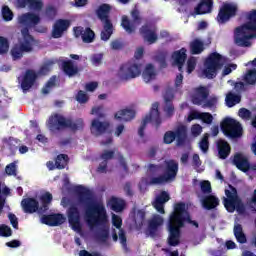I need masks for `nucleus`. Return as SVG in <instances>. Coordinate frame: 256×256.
<instances>
[{
	"mask_svg": "<svg viewBox=\"0 0 256 256\" xmlns=\"http://www.w3.org/2000/svg\"><path fill=\"white\" fill-rule=\"evenodd\" d=\"M74 193L78 197V203L85 207L86 223L91 229L93 227H105L109 223L107 209L101 202L95 201L91 191L82 185L74 188Z\"/></svg>",
	"mask_w": 256,
	"mask_h": 256,
	"instance_id": "f257e3e1",
	"label": "nucleus"
},
{
	"mask_svg": "<svg viewBox=\"0 0 256 256\" xmlns=\"http://www.w3.org/2000/svg\"><path fill=\"white\" fill-rule=\"evenodd\" d=\"M185 213H187L185 202H178L174 205V210L168 220V245L170 247H177L181 243V229L187 222Z\"/></svg>",
	"mask_w": 256,
	"mask_h": 256,
	"instance_id": "f03ea898",
	"label": "nucleus"
},
{
	"mask_svg": "<svg viewBox=\"0 0 256 256\" xmlns=\"http://www.w3.org/2000/svg\"><path fill=\"white\" fill-rule=\"evenodd\" d=\"M247 22L235 28L234 41L238 47H251L250 39L256 38V10L246 14Z\"/></svg>",
	"mask_w": 256,
	"mask_h": 256,
	"instance_id": "7ed1b4c3",
	"label": "nucleus"
},
{
	"mask_svg": "<svg viewBox=\"0 0 256 256\" xmlns=\"http://www.w3.org/2000/svg\"><path fill=\"white\" fill-rule=\"evenodd\" d=\"M51 201H53V194L46 192L40 196L41 206H39V201L37 199L28 197L22 199L21 207L24 213H27L28 215H33V213L44 215V213L49 211V205H51Z\"/></svg>",
	"mask_w": 256,
	"mask_h": 256,
	"instance_id": "20e7f679",
	"label": "nucleus"
},
{
	"mask_svg": "<svg viewBox=\"0 0 256 256\" xmlns=\"http://www.w3.org/2000/svg\"><path fill=\"white\" fill-rule=\"evenodd\" d=\"M83 120H77L74 122L72 118H67L63 114L55 113L49 117L48 128L50 131H63L64 129H69L70 131H79L83 129Z\"/></svg>",
	"mask_w": 256,
	"mask_h": 256,
	"instance_id": "39448f33",
	"label": "nucleus"
},
{
	"mask_svg": "<svg viewBox=\"0 0 256 256\" xmlns=\"http://www.w3.org/2000/svg\"><path fill=\"white\" fill-rule=\"evenodd\" d=\"M164 173L159 176H153L149 179L148 185H165L177 179L179 173V163L173 159L164 161Z\"/></svg>",
	"mask_w": 256,
	"mask_h": 256,
	"instance_id": "423d86ee",
	"label": "nucleus"
},
{
	"mask_svg": "<svg viewBox=\"0 0 256 256\" xmlns=\"http://www.w3.org/2000/svg\"><path fill=\"white\" fill-rule=\"evenodd\" d=\"M223 65H225V57L217 52H213L204 61L202 73L206 79H215L220 69H223Z\"/></svg>",
	"mask_w": 256,
	"mask_h": 256,
	"instance_id": "0eeeda50",
	"label": "nucleus"
},
{
	"mask_svg": "<svg viewBox=\"0 0 256 256\" xmlns=\"http://www.w3.org/2000/svg\"><path fill=\"white\" fill-rule=\"evenodd\" d=\"M109 13H111V6L109 4H102L96 10V15L103 23V30L101 32L102 41H109L111 35H113V23L109 19Z\"/></svg>",
	"mask_w": 256,
	"mask_h": 256,
	"instance_id": "6e6552de",
	"label": "nucleus"
},
{
	"mask_svg": "<svg viewBox=\"0 0 256 256\" xmlns=\"http://www.w3.org/2000/svg\"><path fill=\"white\" fill-rule=\"evenodd\" d=\"M230 190H225L224 207L229 213H233L236 209L240 215L245 213V204L241 201V198L237 195V189L230 186Z\"/></svg>",
	"mask_w": 256,
	"mask_h": 256,
	"instance_id": "1a4fd4ad",
	"label": "nucleus"
},
{
	"mask_svg": "<svg viewBox=\"0 0 256 256\" xmlns=\"http://www.w3.org/2000/svg\"><path fill=\"white\" fill-rule=\"evenodd\" d=\"M147 123H153L156 125V129L161 127V113L159 112V102H154L151 106L150 112L148 115L144 117L140 128L138 129V135L141 138L145 137V129L147 127Z\"/></svg>",
	"mask_w": 256,
	"mask_h": 256,
	"instance_id": "9d476101",
	"label": "nucleus"
},
{
	"mask_svg": "<svg viewBox=\"0 0 256 256\" xmlns=\"http://www.w3.org/2000/svg\"><path fill=\"white\" fill-rule=\"evenodd\" d=\"M237 13H239V6L236 3L224 2L219 8L216 21L219 25H225V23H229L231 19L237 17Z\"/></svg>",
	"mask_w": 256,
	"mask_h": 256,
	"instance_id": "9b49d317",
	"label": "nucleus"
},
{
	"mask_svg": "<svg viewBox=\"0 0 256 256\" xmlns=\"http://www.w3.org/2000/svg\"><path fill=\"white\" fill-rule=\"evenodd\" d=\"M222 133L230 139H239L243 135V127L241 123L233 118H225L220 123Z\"/></svg>",
	"mask_w": 256,
	"mask_h": 256,
	"instance_id": "f8f14e48",
	"label": "nucleus"
},
{
	"mask_svg": "<svg viewBox=\"0 0 256 256\" xmlns=\"http://www.w3.org/2000/svg\"><path fill=\"white\" fill-rule=\"evenodd\" d=\"M143 67L137 62H127L120 66L118 75L122 81H130V79H136L141 75Z\"/></svg>",
	"mask_w": 256,
	"mask_h": 256,
	"instance_id": "ddd939ff",
	"label": "nucleus"
},
{
	"mask_svg": "<svg viewBox=\"0 0 256 256\" xmlns=\"http://www.w3.org/2000/svg\"><path fill=\"white\" fill-rule=\"evenodd\" d=\"M176 140L178 147L185 145L187 141V127L180 126L176 129V131H167L164 134V143L166 145H171L173 141Z\"/></svg>",
	"mask_w": 256,
	"mask_h": 256,
	"instance_id": "4468645a",
	"label": "nucleus"
},
{
	"mask_svg": "<svg viewBox=\"0 0 256 256\" xmlns=\"http://www.w3.org/2000/svg\"><path fill=\"white\" fill-rule=\"evenodd\" d=\"M131 17L133 22H131V20H129V17L125 15L122 16V19H121V27L129 35L135 33V29H136L135 23H141V12H139L137 8H134L131 11Z\"/></svg>",
	"mask_w": 256,
	"mask_h": 256,
	"instance_id": "2eb2a0df",
	"label": "nucleus"
},
{
	"mask_svg": "<svg viewBox=\"0 0 256 256\" xmlns=\"http://www.w3.org/2000/svg\"><path fill=\"white\" fill-rule=\"evenodd\" d=\"M71 27V21L67 19H58L52 27L51 37L53 39H61L66 31Z\"/></svg>",
	"mask_w": 256,
	"mask_h": 256,
	"instance_id": "dca6fc26",
	"label": "nucleus"
},
{
	"mask_svg": "<svg viewBox=\"0 0 256 256\" xmlns=\"http://www.w3.org/2000/svg\"><path fill=\"white\" fill-rule=\"evenodd\" d=\"M68 223L73 231H81V212L75 205H71L67 211Z\"/></svg>",
	"mask_w": 256,
	"mask_h": 256,
	"instance_id": "f3484780",
	"label": "nucleus"
},
{
	"mask_svg": "<svg viewBox=\"0 0 256 256\" xmlns=\"http://www.w3.org/2000/svg\"><path fill=\"white\" fill-rule=\"evenodd\" d=\"M173 99H175V94H173V89L167 88L164 93V113L168 117H173L175 115V106L173 105Z\"/></svg>",
	"mask_w": 256,
	"mask_h": 256,
	"instance_id": "a211bd4d",
	"label": "nucleus"
},
{
	"mask_svg": "<svg viewBox=\"0 0 256 256\" xmlns=\"http://www.w3.org/2000/svg\"><path fill=\"white\" fill-rule=\"evenodd\" d=\"M43 225H48L49 227H59L65 223V217L63 214H42L40 219Z\"/></svg>",
	"mask_w": 256,
	"mask_h": 256,
	"instance_id": "6ab92c4d",
	"label": "nucleus"
},
{
	"mask_svg": "<svg viewBox=\"0 0 256 256\" xmlns=\"http://www.w3.org/2000/svg\"><path fill=\"white\" fill-rule=\"evenodd\" d=\"M18 23L24 27H35L41 23V17L33 12L24 13L18 17Z\"/></svg>",
	"mask_w": 256,
	"mask_h": 256,
	"instance_id": "aec40b11",
	"label": "nucleus"
},
{
	"mask_svg": "<svg viewBox=\"0 0 256 256\" xmlns=\"http://www.w3.org/2000/svg\"><path fill=\"white\" fill-rule=\"evenodd\" d=\"M232 163L235 165V167H237V169H239V171H242L243 173H247V171L251 169L249 159L240 152L234 154Z\"/></svg>",
	"mask_w": 256,
	"mask_h": 256,
	"instance_id": "412c9836",
	"label": "nucleus"
},
{
	"mask_svg": "<svg viewBox=\"0 0 256 256\" xmlns=\"http://www.w3.org/2000/svg\"><path fill=\"white\" fill-rule=\"evenodd\" d=\"M207 99H209V89L207 87L200 86L195 89V93L192 96L193 105H203Z\"/></svg>",
	"mask_w": 256,
	"mask_h": 256,
	"instance_id": "4be33fe9",
	"label": "nucleus"
},
{
	"mask_svg": "<svg viewBox=\"0 0 256 256\" xmlns=\"http://www.w3.org/2000/svg\"><path fill=\"white\" fill-rule=\"evenodd\" d=\"M37 81V72L35 70L28 69L26 70L24 77L21 82V87L24 91H29Z\"/></svg>",
	"mask_w": 256,
	"mask_h": 256,
	"instance_id": "5701e85b",
	"label": "nucleus"
},
{
	"mask_svg": "<svg viewBox=\"0 0 256 256\" xmlns=\"http://www.w3.org/2000/svg\"><path fill=\"white\" fill-rule=\"evenodd\" d=\"M60 63L61 69L67 77H75V75L79 74V67L75 65L73 60H60Z\"/></svg>",
	"mask_w": 256,
	"mask_h": 256,
	"instance_id": "b1692460",
	"label": "nucleus"
},
{
	"mask_svg": "<svg viewBox=\"0 0 256 256\" xmlns=\"http://www.w3.org/2000/svg\"><path fill=\"white\" fill-rule=\"evenodd\" d=\"M171 199V196H169V193L167 191H162L160 194L156 197L153 206L158 213H161L162 215L165 214V203Z\"/></svg>",
	"mask_w": 256,
	"mask_h": 256,
	"instance_id": "393cba45",
	"label": "nucleus"
},
{
	"mask_svg": "<svg viewBox=\"0 0 256 256\" xmlns=\"http://www.w3.org/2000/svg\"><path fill=\"white\" fill-rule=\"evenodd\" d=\"M172 59L174 60V65L178 67V71L183 73V66L187 60V49L181 48L180 50L173 52Z\"/></svg>",
	"mask_w": 256,
	"mask_h": 256,
	"instance_id": "a878e982",
	"label": "nucleus"
},
{
	"mask_svg": "<svg viewBox=\"0 0 256 256\" xmlns=\"http://www.w3.org/2000/svg\"><path fill=\"white\" fill-rule=\"evenodd\" d=\"M219 159L225 160L231 155V145L229 142L223 139H219L216 142Z\"/></svg>",
	"mask_w": 256,
	"mask_h": 256,
	"instance_id": "bb28decb",
	"label": "nucleus"
},
{
	"mask_svg": "<svg viewBox=\"0 0 256 256\" xmlns=\"http://www.w3.org/2000/svg\"><path fill=\"white\" fill-rule=\"evenodd\" d=\"M202 207L206 211H213L219 207L220 200L213 194H208L201 199Z\"/></svg>",
	"mask_w": 256,
	"mask_h": 256,
	"instance_id": "cd10ccee",
	"label": "nucleus"
},
{
	"mask_svg": "<svg viewBox=\"0 0 256 256\" xmlns=\"http://www.w3.org/2000/svg\"><path fill=\"white\" fill-rule=\"evenodd\" d=\"M196 15H207L213 11V0H200L194 9Z\"/></svg>",
	"mask_w": 256,
	"mask_h": 256,
	"instance_id": "c85d7f7f",
	"label": "nucleus"
},
{
	"mask_svg": "<svg viewBox=\"0 0 256 256\" xmlns=\"http://www.w3.org/2000/svg\"><path fill=\"white\" fill-rule=\"evenodd\" d=\"M140 34L142 35L144 41H147L150 45L157 43V33L155 30H151L148 25H144L140 28Z\"/></svg>",
	"mask_w": 256,
	"mask_h": 256,
	"instance_id": "c756f323",
	"label": "nucleus"
},
{
	"mask_svg": "<svg viewBox=\"0 0 256 256\" xmlns=\"http://www.w3.org/2000/svg\"><path fill=\"white\" fill-rule=\"evenodd\" d=\"M17 3L21 9L29 7L30 11H41L43 9V0H17Z\"/></svg>",
	"mask_w": 256,
	"mask_h": 256,
	"instance_id": "7c9ffc66",
	"label": "nucleus"
},
{
	"mask_svg": "<svg viewBox=\"0 0 256 256\" xmlns=\"http://www.w3.org/2000/svg\"><path fill=\"white\" fill-rule=\"evenodd\" d=\"M163 225V217L159 215H154L152 219L148 222V230L150 237H155L157 235V229Z\"/></svg>",
	"mask_w": 256,
	"mask_h": 256,
	"instance_id": "2f4dec72",
	"label": "nucleus"
},
{
	"mask_svg": "<svg viewBox=\"0 0 256 256\" xmlns=\"http://www.w3.org/2000/svg\"><path fill=\"white\" fill-rule=\"evenodd\" d=\"M109 127V122H101L98 119H94L92 120L91 124V132L97 133V135H103V133L107 132V129H109Z\"/></svg>",
	"mask_w": 256,
	"mask_h": 256,
	"instance_id": "473e14b6",
	"label": "nucleus"
},
{
	"mask_svg": "<svg viewBox=\"0 0 256 256\" xmlns=\"http://www.w3.org/2000/svg\"><path fill=\"white\" fill-rule=\"evenodd\" d=\"M135 110L132 109H123L118 111L114 118L117 119V121H133L135 119Z\"/></svg>",
	"mask_w": 256,
	"mask_h": 256,
	"instance_id": "72a5a7b5",
	"label": "nucleus"
},
{
	"mask_svg": "<svg viewBox=\"0 0 256 256\" xmlns=\"http://www.w3.org/2000/svg\"><path fill=\"white\" fill-rule=\"evenodd\" d=\"M142 77L145 83L153 81V79L157 77V73L155 72V66H153V64H148L142 73Z\"/></svg>",
	"mask_w": 256,
	"mask_h": 256,
	"instance_id": "f704fd0d",
	"label": "nucleus"
},
{
	"mask_svg": "<svg viewBox=\"0 0 256 256\" xmlns=\"http://www.w3.org/2000/svg\"><path fill=\"white\" fill-rule=\"evenodd\" d=\"M109 205H110V209L115 213H121V211L125 209V201L117 197H112L109 200Z\"/></svg>",
	"mask_w": 256,
	"mask_h": 256,
	"instance_id": "c9c22d12",
	"label": "nucleus"
},
{
	"mask_svg": "<svg viewBox=\"0 0 256 256\" xmlns=\"http://www.w3.org/2000/svg\"><path fill=\"white\" fill-rule=\"evenodd\" d=\"M190 51L192 55H201L205 51V43L199 39H195L190 43Z\"/></svg>",
	"mask_w": 256,
	"mask_h": 256,
	"instance_id": "e433bc0d",
	"label": "nucleus"
},
{
	"mask_svg": "<svg viewBox=\"0 0 256 256\" xmlns=\"http://www.w3.org/2000/svg\"><path fill=\"white\" fill-rule=\"evenodd\" d=\"M234 237L236 238L237 242L240 243L241 245L247 243V236L243 232V226H241V224L234 225Z\"/></svg>",
	"mask_w": 256,
	"mask_h": 256,
	"instance_id": "4c0bfd02",
	"label": "nucleus"
},
{
	"mask_svg": "<svg viewBox=\"0 0 256 256\" xmlns=\"http://www.w3.org/2000/svg\"><path fill=\"white\" fill-rule=\"evenodd\" d=\"M227 107H235L238 103H241V95L229 92L225 98Z\"/></svg>",
	"mask_w": 256,
	"mask_h": 256,
	"instance_id": "58836bf2",
	"label": "nucleus"
},
{
	"mask_svg": "<svg viewBox=\"0 0 256 256\" xmlns=\"http://www.w3.org/2000/svg\"><path fill=\"white\" fill-rule=\"evenodd\" d=\"M35 44V38L33 36L28 38H23V42L20 43L22 51L25 53H31L33 51V45Z\"/></svg>",
	"mask_w": 256,
	"mask_h": 256,
	"instance_id": "ea45409f",
	"label": "nucleus"
},
{
	"mask_svg": "<svg viewBox=\"0 0 256 256\" xmlns=\"http://www.w3.org/2000/svg\"><path fill=\"white\" fill-rule=\"evenodd\" d=\"M67 165H69V155L59 154L55 159L56 169H65Z\"/></svg>",
	"mask_w": 256,
	"mask_h": 256,
	"instance_id": "a19ab883",
	"label": "nucleus"
},
{
	"mask_svg": "<svg viewBox=\"0 0 256 256\" xmlns=\"http://www.w3.org/2000/svg\"><path fill=\"white\" fill-rule=\"evenodd\" d=\"M11 195V189L9 187H4L1 189V183H0V215L3 213V209L5 207V201H7V196Z\"/></svg>",
	"mask_w": 256,
	"mask_h": 256,
	"instance_id": "79ce46f5",
	"label": "nucleus"
},
{
	"mask_svg": "<svg viewBox=\"0 0 256 256\" xmlns=\"http://www.w3.org/2000/svg\"><path fill=\"white\" fill-rule=\"evenodd\" d=\"M3 143H6L8 145L9 149L12 151H17L19 149V145H21V141L17 138L9 137V138H4Z\"/></svg>",
	"mask_w": 256,
	"mask_h": 256,
	"instance_id": "37998d69",
	"label": "nucleus"
},
{
	"mask_svg": "<svg viewBox=\"0 0 256 256\" xmlns=\"http://www.w3.org/2000/svg\"><path fill=\"white\" fill-rule=\"evenodd\" d=\"M244 81L247 85L256 84V69H250L244 76Z\"/></svg>",
	"mask_w": 256,
	"mask_h": 256,
	"instance_id": "c03bdc74",
	"label": "nucleus"
},
{
	"mask_svg": "<svg viewBox=\"0 0 256 256\" xmlns=\"http://www.w3.org/2000/svg\"><path fill=\"white\" fill-rule=\"evenodd\" d=\"M94 39H95V32L90 27H87L84 30V34H82V41L84 43H93Z\"/></svg>",
	"mask_w": 256,
	"mask_h": 256,
	"instance_id": "a18cd8bd",
	"label": "nucleus"
},
{
	"mask_svg": "<svg viewBox=\"0 0 256 256\" xmlns=\"http://www.w3.org/2000/svg\"><path fill=\"white\" fill-rule=\"evenodd\" d=\"M209 137V133H205L199 142L200 150L203 153H207V151H209Z\"/></svg>",
	"mask_w": 256,
	"mask_h": 256,
	"instance_id": "49530a36",
	"label": "nucleus"
},
{
	"mask_svg": "<svg viewBox=\"0 0 256 256\" xmlns=\"http://www.w3.org/2000/svg\"><path fill=\"white\" fill-rule=\"evenodd\" d=\"M9 53V40L3 36H0V55Z\"/></svg>",
	"mask_w": 256,
	"mask_h": 256,
	"instance_id": "de8ad7c7",
	"label": "nucleus"
},
{
	"mask_svg": "<svg viewBox=\"0 0 256 256\" xmlns=\"http://www.w3.org/2000/svg\"><path fill=\"white\" fill-rule=\"evenodd\" d=\"M23 53H25V50L21 49L20 46H14L11 49V56L14 61H17V59H21L23 57Z\"/></svg>",
	"mask_w": 256,
	"mask_h": 256,
	"instance_id": "09e8293b",
	"label": "nucleus"
},
{
	"mask_svg": "<svg viewBox=\"0 0 256 256\" xmlns=\"http://www.w3.org/2000/svg\"><path fill=\"white\" fill-rule=\"evenodd\" d=\"M200 189L204 195H211L213 189L211 188V182L204 180L200 183Z\"/></svg>",
	"mask_w": 256,
	"mask_h": 256,
	"instance_id": "8fccbe9b",
	"label": "nucleus"
},
{
	"mask_svg": "<svg viewBox=\"0 0 256 256\" xmlns=\"http://www.w3.org/2000/svg\"><path fill=\"white\" fill-rule=\"evenodd\" d=\"M96 238L100 243H107V240L109 239V229L102 228L100 233L96 235Z\"/></svg>",
	"mask_w": 256,
	"mask_h": 256,
	"instance_id": "3c124183",
	"label": "nucleus"
},
{
	"mask_svg": "<svg viewBox=\"0 0 256 256\" xmlns=\"http://www.w3.org/2000/svg\"><path fill=\"white\" fill-rule=\"evenodd\" d=\"M44 14H45V17L49 19V21H53V19L57 17V9L53 6H48L46 7Z\"/></svg>",
	"mask_w": 256,
	"mask_h": 256,
	"instance_id": "603ef678",
	"label": "nucleus"
},
{
	"mask_svg": "<svg viewBox=\"0 0 256 256\" xmlns=\"http://www.w3.org/2000/svg\"><path fill=\"white\" fill-rule=\"evenodd\" d=\"M2 17L4 21H13V11L9 8V6L2 7Z\"/></svg>",
	"mask_w": 256,
	"mask_h": 256,
	"instance_id": "864d4df0",
	"label": "nucleus"
},
{
	"mask_svg": "<svg viewBox=\"0 0 256 256\" xmlns=\"http://www.w3.org/2000/svg\"><path fill=\"white\" fill-rule=\"evenodd\" d=\"M13 230L6 224L0 225V237H11Z\"/></svg>",
	"mask_w": 256,
	"mask_h": 256,
	"instance_id": "5fc2aeb1",
	"label": "nucleus"
},
{
	"mask_svg": "<svg viewBox=\"0 0 256 256\" xmlns=\"http://www.w3.org/2000/svg\"><path fill=\"white\" fill-rule=\"evenodd\" d=\"M200 121H203L206 125H211L213 123V115L209 112H201Z\"/></svg>",
	"mask_w": 256,
	"mask_h": 256,
	"instance_id": "6e6d98bb",
	"label": "nucleus"
},
{
	"mask_svg": "<svg viewBox=\"0 0 256 256\" xmlns=\"http://www.w3.org/2000/svg\"><path fill=\"white\" fill-rule=\"evenodd\" d=\"M5 173L8 174L9 176H16L17 175V164L15 162H12L8 164L5 167Z\"/></svg>",
	"mask_w": 256,
	"mask_h": 256,
	"instance_id": "4d7b16f0",
	"label": "nucleus"
},
{
	"mask_svg": "<svg viewBox=\"0 0 256 256\" xmlns=\"http://www.w3.org/2000/svg\"><path fill=\"white\" fill-rule=\"evenodd\" d=\"M238 115L239 117H241V119H244L245 121H249L251 119L252 113L247 108H240Z\"/></svg>",
	"mask_w": 256,
	"mask_h": 256,
	"instance_id": "13d9d810",
	"label": "nucleus"
},
{
	"mask_svg": "<svg viewBox=\"0 0 256 256\" xmlns=\"http://www.w3.org/2000/svg\"><path fill=\"white\" fill-rule=\"evenodd\" d=\"M53 87H55V77L50 78L45 87L42 88L43 95H49L50 89Z\"/></svg>",
	"mask_w": 256,
	"mask_h": 256,
	"instance_id": "bf43d9fd",
	"label": "nucleus"
},
{
	"mask_svg": "<svg viewBox=\"0 0 256 256\" xmlns=\"http://www.w3.org/2000/svg\"><path fill=\"white\" fill-rule=\"evenodd\" d=\"M113 51H121L125 47V43L119 39H115L110 44Z\"/></svg>",
	"mask_w": 256,
	"mask_h": 256,
	"instance_id": "052dcab7",
	"label": "nucleus"
},
{
	"mask_svg": "<svg viewBox=\"0 0 256 256\" xmlns=\"http://www.w3.org/2000/svg\"><path fill=\"white\" fill-rule=\"evenodd\" d=\"M115 157V151L113 150H104L100 155V159H103L106 163Z\"/></svg>",
	"mask_w": 256,
	"mask_h": 256,
	"instance_id": "680f3d73",
	"label": "nucleus"
},
{
	"mask_svg": "<svg viewBox=\"0 0 256 256\" xmlns=\"http://www.w3.org/2000/svg\"><path fill=\"white\" fill-rule=\"evenodd\" d=\"M112 225L114 227H116V229H119V231H121V229H122L121 227L123 225V219H121L119 215L113 214L112 215Z\"/></svg>",
	"mask_w": 256,
	"mask_h": 256,
	"instance_id": "e2e57ef3",
	"label": "nucleus"
},
{
	"mask_svg": "<svg viewBox=\"0 0 256 256\" xmlns=\"http://www.w3.org/2000/svg\"><path fill=\"white\" fill-rule=\"evenodd\" d=\"M91 63L95 67H99V65H101V63H103V53L94 54L91 57Z\"/></svg>",
	"mask_w": 256,
	"mask_h": 256,
	"instance_id": "0e129e2a",
	"label": "nucleus"
},
{
	"mask_svg": "<svg viewBox=\"0 0 256 256\" xmlns=\"http://www.w3.org/2000/svg\"><path fill=\"white\" fill-rule=\"evenodd\" d=\"M162 169L161 164H149L148 165V172L150 175H157Z\"/></svg>",
	"mask_w": 256,
	"mask_h": 256,
	"instance_id": "69168bd1",
	"label": "nucleus"
},
{
	"mask_svg": "<svg viewBox=\"0 0 256 256\" xmlns=\"http://www.w3.org/2000/svg\"><path fill=\"white\" fill-rule=\"evenodd\" d=\"M195 67H197V60L195 58H190L187 61V73H193L195 71Z\"/></svg>",
	"mask_w": 256,
	"mask_h": 256,
	"instance_id": "338daca9",
	"label": "nucleus"
},
{
	"mask_svg": "<svg viewBox=\"0 0 256 256\" xmlns=\"http://www.w3.org/2000/svg\"><path fill=\"white\" fill-rule=\"evenodd\" d=\"M76 100L78 101V103H87V101H89V97L87 96V93L80 90L77 93Z\"/></svg>",
	"mask_w": 256,
	"mask_h": 256,
	"instance_id": "774afa93",
	"label": "nucleus"
}]
</instances>
